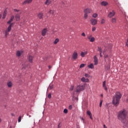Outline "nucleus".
I'll return each mask as SVG.
<instances>
[{
  "instance_id": "obj_13",
  "label": "nucleus",
  "mask_w": 128,
  "mask_h": 128,
  "mask_svg": "<svg viewBox=\"0 0 128 128\" xmlns=\"http://www.w3.org/2000/svg\"><path fill=\"white\" fill-rule=\"evenodd\" d=\"M15 18H16V20L18 22L20 20V14H16L15 16Z\"/></svg>"
},
{
  "instance_id": "obj_25",
  "label": "nucleus",
  "mask_w": 128,
  "mask_h": 128,
  "mask_svg": "<svg viewBox=\"0 0 128 128\" xmlns=\"http://www.w3.org/2000/svg\"><path fill=\"white\" fill-rule=\"evenodd\" d=\"M58 42H60V39L58 38H56L53 44H58Z\"/></svg>"
},
{
  "instance_id": "obj_2",
  "label": "nucleus",
  "mask_w": 128,
  "mask_h": 128,
  "mask_svg": "<svg viewBox=\"0 0 128 128\" xmlns=\"http://www.w3.org/2000/svg\"><path fill=\"white\" fill-rule=\"evenodd\" d=\"M127 115L128 114L126 111H120L118 114V120H121V122H122V120H124L126 118Z\"/></svg>"
},
{
  "instance_id": "obj_37",
  "label": "nucleus",
  "mask_w": 128,
  "mask_h": 128,
  "mask_svg": "<svg viewBox=\"0 0 128 128\" xmlns=\"http://www.w3.org/2000/svg\"><path fill=\"white\" fill-rule=\"evenodd\" d=\"M14 16H11V17H10V20L12 22V20H14Z\"/></svg>"
},
{
  "instance_id": "obj_44",
  "label": "nucleus",
  "mask_w": 128,
  "mask_h": 128,
  "mask_svg": "<svg viewBox=\"0 0 128 128\" xmlns=\"http://www.w3.org/2000/svg\"><path fill=\"white\" fill-rule=\"evenodd\" d=\"M126 46L128 47V38L126 42Z\"/></svg>"
},
{
  "instance_id": "obj_39",
  "label": "nucleus",
  "mask_w": 128,
  "mask_h": 128,
  "mask_svg": "<svg viewBox=\"0 0 128 128\" xmlns=\"http://www.w3.org/2000/svg\"><path fill=\"white\" fill-rule=\"evenodd\" d=\"M68 112V109H66V108L64 109V114H66Z\"/></svg>"
},
{
  "instance_id": "obj_14",
  "label": "nucleus",
  "mask_w": 128,
  "mask_h": 128,
  "mask_svg": "<svg viewBox=\"0 0 128 128\" xmlns=\"http://www.w3.org/2000/svg\"><path fill=\"white\" fill-rule=\"evenodd\" d=\"M101 5L103 6H108V3L107 2L103 1L101 2Z\"/></svg>"
},
{
  "instance_id": "obj_31",
  "label": "nucleus",
  "mask_w": 128,
  "mask_h": 128,
  "mask_svg": "<svg viewBox=\"0 0 128 128\" xmlns=\"http://www.w3.org/2000/svg\"><path fill=\"white\" fill-rule=\"evenodd\" d=\"M74 86H70V90H74Z\"/></svg>"
},
{
  "instance_id": "obj_40",
  "label": "nucleus",
  "mask_w": 128,
  "mask_h": 128,
  "mask_svg": "<svg viewBox=\"0 0 128 128\" xmlns=\"http://www.w3.org/2000/svg\"><path fill=\"white\" fill-rule=\"evenodd\" d=\"M96 30V27H93L92 28V32H94Z\"/></svg>"
},
{
  "instance_id": "obj_36",
  "label": "nucleus",
  "mask_w": 128,
  "mask_h": 128,
  "mask_svg": "<svg viewBox=\"0 0 128 128\" xmlns=\"http://www.w3.org/2000/svg\"><path fill=\"white\" fill-rule=\"evenodd\" d=\"M62 128V122H60L58 126V128Z\"/></svg>"
},
{
  "instance_id": "obj_55",
  "label": "nucleus",
  "mask_w": 128,
  "mask_h": 128,
  "mask_svg": "<svg viewBox=\"0 0 128 128\" xmlns=\"http://www.w3.org/2000/svg\"><path fill=\"white\" fill-rule=\"evenodd\" d=\"M0 122H2V118H0Z\"/></svg>"
},
{
  "instance_id": "obj_18",
  "label": "nucleus",
  "mask_w": 128,
  "mask_h": 128,
  "mask_svg": "<svg viewBox=\"0 0 128 128\" xmlns=\"http://www.w3.org/2000/svg\"><path fill=\"white\" fill-rule=\"evenodd\" d=\"M22 52H23L22 50H21V51L18 50L16 52V55L17 56H20Z\"/></svg>"
},
{
  "instance_id": "obj_27",
  "label": "nucleus",
  "mask_w": 128,
  "mask_h": 128,
  "mask_svg": "<svg viewBox=\"0 0 128 128\" xmlns=\"http://www.w3.org/2000/svg\"><path fill=\"white\" fill-rule=\"evenodd\" d=\"M88 68H94V64H90V65L88 66Z\"/></svg>"
},
{
  "instance_id": "obj_56",
  "label": "nucleus",
  "mask_w": 128,
  "mask_h": 128,
  "mask_svg": "<svg viewBox=\"0 0 128 128\" xmlns=\"http://www.w3.org/2000/svg\"><path fill=\"white\" fill-rule=\"evenodd\" d=\"M2 18V15L0 14V18Z\"/></svg>"
},
{
  "instance_id": "obj_6",
  "label": "nucleus",
  "mask_w": 128,
  "mask_h": 128,
  "mask_svg": "<svg viewBox=\"0 0 128 128\" xmlns=\"http://www.w3.org/2000/svg\"><path fill=\"white\" fill-rule=\"evenodd\" d=\"M88 40H90V42H94V40H96L94 38L92 37V34L88 36Z\"/></svg>"
},
{
  "instance_id": "obj_16",
  "label": "nucleus",
  "mask_w": 128,
  "mask_h": 128,
  "mask_svg": "<svg viewBox=\"0 0 128 128\" xmlns=\"http://www.w3.org/2000/svg\"><path fill=\"white\" fill-rule=\"evenodd\" d=\"M81 82H88L89 80L88 79H86V78L83 77L81 78Z\"/></svg>"
},
{
  "instance_id": "obj_49",
  "label": "nucleus",
  "mask_w": 128,
  "mask_h": 128,
  "mask_svg": "<svg viewBox=\"0 0 128 128\" xmlns=\"http://www.w3.org/2000/svg\"><path fill=\"white\" fill-rule=\"evenodd\" d=\"M26 66H24L22 68L23 70H26Z\"/></svg>"
},
{
  "instance_id": "obj_33",
  "label": "nucleus",
  "mask_w": 128,
  "mask_h": 128,
  "mask_svg": "<svg viewBox=\"0 0 128 128\" xmlns=\"http://www.w3.org/2000/svg\"><path fill=\"white\" fill-rule=\"evenodd\" d=\"M48 88H50V90H52V88H54V86L50 84L48 86Z\"/></svg>"
},
{
  "instance_id": "obj_43",
  "label": "nucleus",
  "mask_w": 128,
  "mask_h": 128,
  "mask_svg": "<svg viewBox=\"0 0 128 128\" xmlns=\"http://www.w3.org/2000/svg\"><path fill=\"white\" fill-rule=\"evenodd\" d=\"M68 108L69 110H72V105H70L69 106H68Z\"/></svg>"
},
{
  "instance_id": "obj_45",
  "label": "nucleus",
  "mask_w": 128,
  "mask_h": 128,
  "mask_svg": "<svg viewBox=\"0 0 128 128\" xmlns=\"http://www.w3.org/2000/svg\"><path fill=\"white\" fill-rule=\"evenodd\" d=\"M14 12H20V10H18L16 9H14Z\"/></svg>"
},
{
  "instance_id": "obj_58",
  "label": "nucleus",
  "mask_w": 128,
  "mask_h": 128,
  "mask_svg": "<svg viewBox=\"0 0 128 128\" xmlns=\"http://www.w3.org/2000/svg\"><path fill=\"white\" fill-rule=\"evenodd\" d=\"M103 96V95L102 94H101V96Z\"/></svg>"
},
{
  "instance_id": "obj_26",
  "label": "nucleus",
  "mask_w": 128,
  "mask_h": 128,
  "mask_svg": "<svg viewBox=\"0 0 128 128\" xmlns=\"http://www.w3.org/2000/svg\"><path fill=\"white\" fill-rule=\"evenodd\" d=\"M6 10H5L3 14L2 18L4 19L6 18Z\"/></svg>"
},
{
  "instance_id": "obj_34",
  "label": "nucleus",
  "mask_w": 128,
  "mask_h": 128,
  "mask_svg": "<svg viewBox=\"0 0 128 128\" xmlns=\"http://www.w3.org/2000/svg\"><path fill=\"white\" fill-rule=\"evenodd\" d=\"M86 66V64H82L80 65V68H84V66Z\"/></svg>"
},
{
  "instance_id": "obj_38",
  "label": "nucleus",
  "mask_w": 128,
  "mask_h": 128,
  "mask_svg": "<svg viewBox=\"0 0 128 128\" xmlns=\"http://www.w3.org/2000/svg\"><path fill=\"white\" fill-rule=\"evenodd\" d=\"M98 52H102V48L98 47Z\"/></svg>"
},
{
  "instance_id": "obj_9",
  "label": "nucleus",
  "mask_w": 128,
  "mask_h": 128,
  "mask_svg": "<svg viewBox=\"0 0 128 128\" xmlns=\"http://www.w3.org/2000/svg\"><path fill=\"white\" fill-rule=\"evenodd\" d=\"M72 58L74 60H76L78 58V52H74L72 55Z\"/></svg>"
},
{
  "instance_id": "obj_24",
  "label": "nucleus",
  "mask_w": 128,
  "mask_h": 128,
  "mask_svg": "<svg viewBox=\"0 0 128 128\" xmlns=\"http://www.w3.org/2000/svg\"><path fill=\"white\" fill-rule=\"evenodd\" d=\"M44 4H46V6H48L49 4H52V2L48 0H46Z\"/></svg>"
},
{
  "instance_id": "obj_54",
  "label": "nucleus",
  "mask_w": 128,
  "mask_h": 128,
  "mask_svg": "<svg viewBox=\"0 0 128 128\" xmlns=\"http://www.w3.org/2000/svg\"><path fill=\"white\" fill-rule=\"evenodd\" d=\"M124 128H128V126H124Z\"/></svg>"
},
{
  "instance_id": "obj_8",
  "label": "nucleus",
  "mask_w": 128,
  "mask_h": 128,
  "mask_svg": "<svg viewBox=\"0 0 128 128\" xmlns=\"http://www.w3.org/2000/svg\"><path fill=\"white\" fill-rule=\"evenodd\" d=\"M46 32H48V28H44L42 31V36H46Z\"/></svg>"
},
{
  "instance_id": "obj_20",
  "label": "nucleus",
  "mask_w": 128,
  "mask_h": 128,
  "mask_svg": "<svg viewBox=\"0 0 128 128\" xmlns=\"http://www.w3.org/2000/svg\"><path fill=\"white\" fill-rule=\"evenodd\" d=\"M112 24H116V17L112 18L111 19Z\"/></svg>"
},
{
  "instance_id": "obj_53",
  "label": "nucleus",
  "mask_w": 128,
  "mask_h": 128,
  "mask_svg": "<svg viewBox=\"0 0 128 128\" xmlns=\"http://www.w3.org/2000/svg\"><path fill=\"white\" fill-rule=\"evenodd\" d=\"M81 120H82L83 122H84V118H81Z\"/></svg>"
},
{
  "instance_id": "obj_17",
  "label": "nucleus",
  "mask_w": 128,
  "mask_h": 128,
  "mask_svg": "<svg viewBox=\"0 0 128 128\" xmlns=\"http://www.w3.org/2000/svg\"><path fill=\"white\" fill-rule=\"evenodd\" d=\"M32 2V0H26L24 2L23 4H30Z\"/></svg>"
},
{
  "instance_id": "obj_35",
  "label": "nucleus",
  "mask_w": 128,
  "mask_h": 128,
  "mask_svg": "<svg viewBox=\"0 0 128 128\" xmlns=\"http://www.w3.org/2000/svg\"><path fill=\"white\" fill-rule=\"evenodd\" d=\"M48 14H54V10H50L48 12Z\"/></svg>"
},
{
  "instance_id": "obj_5",
  "label": "nucleus",
  "mask_w": 128,
  "mask_h": 128,
  "mask_svg": "<svg viewBox=\"0 0 128 128\" xmlns=\"http://www.w3.org/2000/svg\"><path fill=\"white\" fill-rule=\"evenodd\" d=\"M116 16V12L114 10H112L110 11L108 15V18H114V16Z\"/></svg>"
},
{
  "instance_id": "obj_23",
  "label": "nucleus",
  "mask_w": 128,
  "mask_h": 128,
  "mask_svg": "<svg viewBox=\"0 0 128 128\" xmlns=\"http://www.w3.org/2000/svg\"><path fill=\"white\" fill-rule=\"evenodd\" d=\"M106 82H103V88H104L105 90H108V88H106Z\"/></svg>"
},
{
  "instance_id": "obj_57",
  "label": "nucleus",
  "mask_w": 128,
  "mask_h": 128,
  "mask_svg": "<svg viewBox=\"0 0 128 128\" xmlns=\"http://www.w3.org/2000/svg\"><path fill=\"white\" fill-rule=\"evenodd\" d=\"M10 128H12V126H10Z\"/></svg>"
},
{
  "instance_id": "obj_21",
  "label": "nucleus",
  "mask_w": 128,
  "mask_h": 128,
  "mask_svg": "<svg viewBox=\"0 0 128 128\" xmlns=\"http://www.w3.org/2000/svg\"><path fill=\"white\" fill-rule=\"evenodd\" d=\"M86 54H88V52H81L80 53V56L82 58H84V56H86Z\"/></svg>"
},
{
  "instance_id": "obj_42",
  "label": "nucleus",
  "mask_w": 128,
  "mask_h": 128,
  "mask_svg": "<svg viewBox=\"0 0 128 128\" xmlns=\"http://www.w3.org/2000/svg\"><path fill=\"white\" fill-rule=\"evenodd\" d=\"M102 100H101L100 103V108L102 106Z\"/></svg>"
},
{
  "instance_id": "obj_12",
  "label": "nucleus",
  "mask_w": 128,
  "mask_h": 128,
  "mask_svg": "<svg viewBox=\"0 0 128 128\" xmlns=\"http://www.w3.org/2000/svg\"><path fill=\"white\" fill-rule=\"evenodd\" d=\"M28 58L29 62H32V60H34V57L32 56L29 55Z\"/></svg>"
},
{
  "instance_id": "obj_59",
  "label": "nucleus",
  "mask_w": 128,
  "mask_h": 128,
  "mask_svg": "<svg viewBox=\"0 0 128 128\" xmlns=\"http://www.w3.org/2000/svg\"><path fill=\"white\" fill-rule=\"evenodd\" d=\"M12 116H14V114H12Z\"/></svg>"
},
{
  "instance_id": "obj_10",
  "label": "nucleus",
  "mask_w": 128,
  "mask_h": 128,
  "mask_svg": "<svg viewBox=\"0 0 128 128\" xmlns=\"http://www.w3.org/2000/svg\"><path fill=\"white\" fill-rule=\"evenodd\" d=\"M94 66H96V64H98V58L96 57V56H94Z\"/></svg>"
},
{
  "instance_id": "obj_48",
  "label": "nucleus",
  "mask_w": 128,
  "mask_h": 128,
  "mask_svg": "<svg viewBox=\"0 0 128 128\" xmlns=\"http://www.w3.org/2000/svg\"><path fill=\"white\" fill-rule=\"evenodd\" d=\"M85 76H86V78H88V74H85Z\"/></svg>"
},
{
  "instance_id": "obj_50",
  "label": "nucleus",
  "mask_w": 128,
  "mask_h": 128,
  "mask_svg": "<svg viewBox=\"0 0 128 128\" xmlns=\"http://www.w3.org/2000/svg\"><path fill=\"white\" fill-rule=\"evenodd\" d=\"M100 58H102V55L101 52H100Z\"/></svg>"
},
{
  "instance_id": "obj_32",
  "label": "nucleus",
  "mask_w": 128,
  "mask_h": 128,
  "mask_svg": "<svg viewBox=\"0 0 128 128\" xmlns=\"http://www.w3.org/2000/svg\"><path fill=\"white\" fill-rule=\"evenodd\" d=\"M22 122V116H20L18 118V122Z\"/></svg>"
},
{
  "instance_id": "obj_22",
  "label": "nucleus",
  "mask_w": 128,
  "mask_h": 128,
  "mask_svg": "<svg viewBox=\"0 0 128 128\" xmlns=\"http://www.w3.org/2000/svg\"><path fill=\"white\" fill-rule=\"evenodd\" d=\"M7 86L8 88H12V82H7Z\"/></svg>"
},
{
  "instance_id": "obj_51",
  "label": "nucleus",
  "mask_w": 128,
  "mask_h": 128,
  "mask_svg": "<svg viewBox=\"0 0 128 128\" xmlns=\"http://www.w3.org/2000/svg\"><path fill=\"white\" fill-rule=\"evenodd\" d=\"M48 68H49V70H50V68H52V66H48Z\"/></svg>"
},
{
  "instance_id": "obj_47",
  "label": "nucleus",
  "mask_w": 128,
  "mask_h": 128,
  "mask_svg": "<svg viewBox=\"0 0 128 128\" xmlns=\"http://www.w3.org/2000/svg\"><path fill=\"white\" fill-rule=\"evenodd\" d=\"M108 58V54L104 55V58Z\"/></svg>"
},
{
  "instance_id": "obj_28",
  "label": "nucleus",
  "mask_w": 128,
  "mask_h": 128,
  "mask_svg": "<svg viewBox=\"0 0 128 128\" xmlns=\"http://www.w3.org/2000/svg\"><path fill=\"white\" fill-rule=\"evenodd\" d=\"M101 24H106V20L102 19L100 22Z\"/></svg>"
},
{
  "instance_id": "obj_29",
  "label": "nucleus",
  "mask_w": 128,
  "mask_h": 128,
  "mask_svg": "<svg viewBox=\"0 0 128 128\" xmlns=\"http://www.w3.org/2000/svg\"><path fill=\"white\" fill-rule=\"evenodd\" d=\"M97 17H98V14L95 13L93 14L92 18H97Z\"/></svg>"
},
{
  "instance_id": "obj_46",
  "label": "nucleus",
  "mask_w": 128,
  "mask_h": 128,
  "mask_svg": "<svg viewBox=\"0 0 128 128\" xmlns=\"http://www.w3.org/2000/svg\"><path fill=\"white\" fill-rule=\"evenodd\" d=\"M82 36H86V34H84V32H83V33L82 34Z\"/></svg>"
},
{
  "instance_id": "obj_41",
  "label": "nucleus",
  "mask_w": 128,
  "mask_h": 128,
  "mask_svg": "<svg viewBox=\"0 0 128 128\" xmlns=\"http://www.w3.org/2000/svg\"><path fill=\"white\" fill-rule=\"evenodd\" d=\"M48 98H52V94H48Z\"/></svg>"
},
{
  "instance_id": "obj_15",
  "label": "nucleus",
  "mask_w": 128,
  "mask_h": 128,
  "mask_svg": "<svg viewBox=\"0 0 128 128\" xmlns=\"http://www.w3.org/2000/svg\"><path fill=\"white\" fill-rule=\"evenodd\" d=\"M38 16L40 20H42L44 16V14H42V12H40L38 14Z\"/></svg>"
},
{
  "instance_id": "obj_52",
  "label": "nucleus",
  "mask_w": 128,
  "mask_h": 128,
  "mask_svg": "<svg viewBox=\"0 0 128 128\" xmlns=\"http://www.w3.org/2000/svg\"><path fill=\"white\" fill-rule=\"evenodd\" d=\"M104 128H108L106 127V125H104Z\"/></svg>"
},
{
  "instance_id": "obj_4",
  "label": "nucleus",
  "mask_w": 128,
  "mask_h": 128,
  "mask_svg": "<svg viewBox=\"0 0 128 128\" xmlns=\"http://www.w3.org/2000/svg\"><path fill=\"white\" fill-rule=\"evenodd\" d=\"M11 20H10L9 21H8L7 22V24H10L9 26H8L7 30H6L5 31V37L6 38H8V32H10V30H12V26H14V23H10L12 22Z\"/></svg>"
},
{
  "instance_id": "obj_3",
  "label": "nucleus",
  "mask_w": 128,
  "mask_h": 128,
  "mask_svg": "<svg viewBox=\"0 0 128 128\" xmlns=\"http://www.w3.org/2000/svg\"><path fill=\"white\" fill-rule=\"evenodd\" d=\"M86 88V86L84 85H78L76 88V90L73 92V96H74V92H82Z\"/></svg>"
},
{
  "instance_id": "obj_19",
  "label": "nucleus",
  "mask_w": 128,
  "mask_h": 128,
  "mask_svg": "<svg viewBox=\"0 0 128 128\" xmlns=\"http://www.w3.org/2000/svg\"><path fill=\"white\" fill-rule=\"evenodd\" d=\"M86 114H88V116H89L90 120H92V112H90V110H88L86 112Z\"/></svg>"
},
{
  "instance_id": "obj_1",
  "label": "nucleus",
  "mask_w": 128,
  "mask_h": 128,
  "mask_svg": "<svg viewBox=\"0 0 128 128\" xmlns=\"http://www.w3.org/2000/svg\"><path fill=\"white\" fill-rule=\"evenodd\" d=\"M122 98V94L120 92H116L112 98V104L115 106H118L120 104V100Z\"/></svg>"
},
{
  "instance_id": "obj_7",
  "label": "nucleus",
  "mask_w": 128,
  "mask_h": 128,
  "mask_svg": "<svg viewBox=\"0 0 128 128\" xmlns=\"http://www.w3.org/2000/svg\"><path fill=\"white\" fill-rule=\"evenodd\" d=\"M90 22L92 26H96V24H98V20L94 18L91 19Z\"/></svg>"
},
{
  "instance_id": "obj_30",
  "label": "nucleus",
  "mask_w": 128,
  "mask_h": 128,
  "mask_svg": "<svg viewBox=\"0 0 128 128\" xmlns=\"http://www.w3.org/2000/svg\"><path fill=\"white\" fill-rule=\"evenodd\" d=\"M88 15L87 14L84 13V18H85V20H86V18H88Z\"/></svg>"
},
{
  "instance_id": "obj_11",
  "label": "nucleus",
  "mask_w": 128,
  "mask_h": 128,
  "mask_svg": "<svg viewBox=\"0 0 128 128\" xmlns=\"http://www.w3.org/2000/svg\"><path fill=\"white\" fill-rule=\"evenodd\" d=\"M84 14H90V12H92V10L87 8L86 9L84 10Z\"/></svg>"
}]
</instances>
